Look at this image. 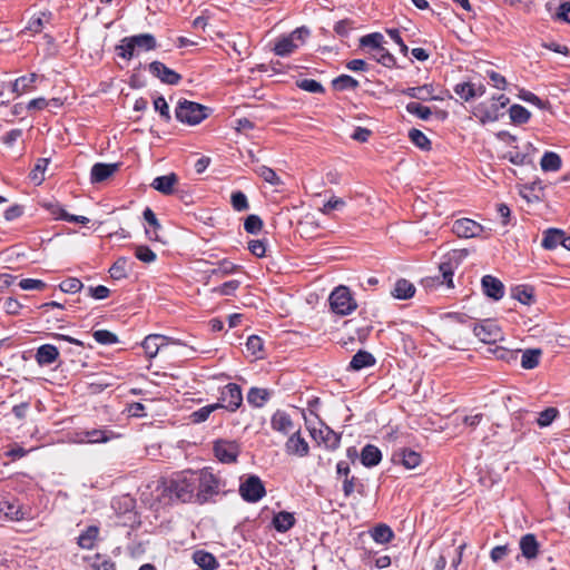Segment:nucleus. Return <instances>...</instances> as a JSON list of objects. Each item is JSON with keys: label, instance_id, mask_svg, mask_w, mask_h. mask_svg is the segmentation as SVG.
<instances>
[{"label": "nucleus", "instance_id": "nucleus-1", "mask_svg": "<svg viewBox=\"0 0 570 570\" xmlns=\"http://www.w3.org/2000/svg\"><path fill=\"white\" fill-rule=\"evenodd\" d=\"M195 474V487H196V502L204 504L209 502L215 495H217L222 488L225 487V482L214 474L209 468H205L199 471H194Z\"/></svg>", "mask_w": 570, "mask_h": 570}, {"label": "nucleus", "instance_id": "nucleus-2", "mask_svg": "<svg viewBox=\"0 0 570 570\" xmlns=\"http://www.w3.org/2000/svg\"><path fill=\"white\" fill-rule=\"evenodd\" d=\"M157 47L156 38L150 33H140L121 39L120 45L116 47L118 56L130 60L140 51L155 50Z\"/></svg>", "mask_w": 570, "mask_h": 570}, {"label": "nucleus", "instance_id": "nucleus-3", "mask_svg": "<svg viewBox=\"0 0 570 570\" xmlns=\"http://www.w3.org/2000/svg\"><path fill=\"white\" fill-rule=\"evenodd\" d=\"M170 499L179 502L196 501V487L194 471H187L170 480L167 488Z\"/></svg>", "mask_w": 570, "mask_h": 570}, {"label": "nucleus", "instance_id": "nucleus-4", "mask_svg": "<svg viewBox=\"0 0 570 570\" xmlns=\"http://www.w3.org/2000/svg\"><path fill=\"white\" fill-rule=\"evenodd\" d=\"M207 107L198 102L180 99L175 108V117L185 125L195 126L207 118Z\"/></svg>", "mask_w": 570, "mask_h": 570}, {"label": "nucleus", "instance_id": "nucleus-5", "mask_svg": "<svg viewBox=\"0 0 570 570\" xmlns=\"http://www.w3.org/2000/svg\"><path fill=\"white\" fill-rule=\"evenodd\" d=\"M328 302L332 312L342 316L353 313L357 307L348 287L342 285L331 293Z\"/></svg>", "mask_w": 570, "mask_h": 570}, {"label": "nucleus", "instance_id": "nucleus-6", "mask_svg": "<svg viewBox=\"0 0 570 570\" xmlns=\"http://www.w3.org/2000/svg\"><path fill=\"white\" fill-rule=\"evenodd\" d=\"M309 36V30L305 27L296 28L289 35L279 38L274 45V52L277 56L286 57L293 53L306 38Z\"/></svg>", "mask_w": 570, "mask_h": 570}, {"label": "nucleus", "instance_id": "nucleus-7", "mask_svg": "<svg viewBox=\"0 0 570 570\" xmlns=\"http://www.w3.org/2000/svg\"><path fill=\"white\" fill-rule=\"evenodd\" d=\"M239 494L246 502H257L265 494L266 490L262 480L257 475H249L239 485Z\"/></svg>", "mask_w": 570, "mask_h": 570}, {"label": "nucleus", "instance_id": "nucleus-8", "mask_svg": "<svg viewBox=\"0 0 570 570\" xmlns=\"http://www.w3.org/2000/svg\"><path fill=\"white\" fill-rule=\"evenodd\" d=\"M239 451V445L235 441L217 440L214 443L215 455L222 463H235Z\"/></svg>", "mask_w": 570, "mask_h": 570}, {"label": "nucleus", "instance_id": "nucleus-9", "mask_svg": "<svg viewBox=\"0 0 570 570\" xmlns=\"http://www.w3.org/2000/svg\"><path fill=\"white\" fill-rule=\"evenodd\" d=\"M452 230L459 237L471 238L481 236L483 226L470 218H461L454 222Z\"/></svg>", "mask_w": 570, "mask_h": 570}, {"label": "nucleus", "instance_id": "nucleus-10", "mask_svg": "<svg viewBox=\"0 0 570 570\" xmlns=\"http://www.w3.org/2000/svg\"><path fill=\"white\" fill-rule=\"evenodd\" d=\"M148 69L154 77L158 78L164 83L177 85L181 80V76L178 72L168 68L160 61L150 62Z\"/></svg>", "mask_w": 570, "mask_h": 570}, {"label": "nucleus", "instance_id": "nucleus-11", "mask_svg": "<svg viewBox=\"0 0 570 570\" xmlns=\"http://www.w3.org/2000/svg\"><path fill=\"white\" fill-rule=\"evenodd\" d=\"M222 401L225 403L222 404V407L229 410L230 412H235L243 402L242 390L235 383H228L222 390Z\"/></svg>", "mask_w": 570, "mask_h": 570}, {"label": "nucleus", "instance_id": "nucleus-12", "mask_svg": "<svg viewBox=\"0 0 570 570\" xmlns=\"http://www.w3.org/2000/svg\"><path fill=\"white\" fill-rule=\"evenodd\" d=\"M169 343L173 344H179L176 340H170L167 336L159 335V334H150L145 337L142 342V347L145 350L146 355L149 358H153L157 355L159 350H161L164 346H167Z\"/></svg>", "mask_w": 570, "mask_h": 570}, {"label": "nucleus", "instance_id": "nucleus-13", "mask_svg": "<svg viewBox=\"0 0 570 570\" xmlns=\"http://www.w3.org/2000/svg\"><path fill=\"white\" fill-rule=\"evenodd\" d=\"M286 453L298 458H304L309 452V445L304 438H302L299 429L294 431L285 443Z\"/></svg>", "mask_w": 570, "mask_h": 570}, {"label": "nucleus", "instance_id": "nucleus-14", "mask_svg": "<svg viewBox=\"0 0 570 570\" xmlns=\"http://www.w3.org/2000/svg\"><path fill=\"white\" fill-rule=\"evenodd\" d=\"M474 335L483 343L492 344L502 338L501 330L493 323L475 324Z\"/></svg>", "mask_w": 570, "mask_h": 570}, {"label": "nucleus", "instance_id": "nucleus-15", "mask_svg": "<svg viewBox=\"0 0 570 570\" xmlns=\"http://www.w3.org/2000/svg\"><path fill=\"white\" fill-rule=\"evenodd\" d=\"M311 436L318 443H323L327 449L335 450L340 446L341 436L335 433L328 426H324L323 429L311 430Z\"/></svg>", "mask_w": 570, "mask_h": 570}, {"label": "nucleus", "instance_id": "nucleus-16", "mask_svg": "<svg viewBox=\"0 0 570 570\" xmlns=\"http://www.w3.org/2000/svg\"><path fill=\"white\" fill-rule=\"evenodd\" d=\"M481 285H482L483 293L489 298H492L494 301H499L504 295V285H503V283L499 278H497V277H494L492 275L483 276L482 279H481Z\"/></svg>", "mask_w": 570, "mask_h": 570}, {"label": "nucleus", "instance_id": "nucleus-17", "mask_svg": "<svg viewBox=\"0 0 570 570\" xmlns=\"http://www.w3.org/2000/svg\"><path fill=\"white\" fill-rule=\"evenodd\" d=\"M119 168V164L97 163L91 167L90 180L94 184L102 183L111 177Z\"/></svg>", "mask_w": 570, "mask_h": 570}, {"label": "nucleus", "instance_id": "nucleus-18", "mask_svg": "<svg viewBox=\"0 0 570 570\" xmlns=\"http://www.w3.org/2000/svg\"><path fill=\"white\" fill-rule=\"evenodd\" d=\"M271 424L275 431L284 435L292 434L296 431L291 416L284 411H276L272 416Z\"/></svg>", "mask_w": 570, "mask_h": 570}, {"label": "nucleus", "instance_id": "nucleus-19", "mask_svg": "<svg viewBox=\"0 0 570 570\" xmlns=\"http://www.w3.org/2000/svg\"><path fill=\"white\" fill-rule=\"evenodd\" d=\"M473 115L482 122H492L499 119V107L495 102H481L474 107Z\"/></svg>", "mask_w": 570, "mask_h": 570}, {"label": "nucleus", "instance_id": "nucleus-20", "mask_svg": "<svg viewBox=\"0 0 570 570\" xmlns=\"http://www.w3.org/2000/svg\"><path fill=\"white\" fill-rule=\"evenodd\" d=\"M401 94L422 101L439 99L436 96H434V88L430 83H425L419 87L404 88L401 90Z\"/></svg>", "mask_w": 570, "mask_h": 570}, {"label": "nucleus", "instance_id": "nucleus-21", "mask_svg": "<svg viewBox=\"0 0 570 570\" xmlns=\"http://www.w3.org/2000/svg\"><path fill=\"white\" fill-rule=\"evenodd\" d=\"M178 183V177L176 174L170 173L165 176H158L156 177L151 187L156 189L157 191L164 194V195H170L174 191L175 185Z\"/></svg>", "mask_w": 570, "mask_h": 570}, {"label": "nucleus", "instance_id": "nucleus-22", "mask_svg": "<svg viewBox=\"0 0 570 570\" xmlns=\"http://www.w3.org/2000/svg\"><path fill=\"white\" fill-rule=\"evenodd\" d=\"M415 286L413 283L405 278H400L395 282L391 295L396 299H410L415 294Z\"/></svg>", "mask_w": 570, "mask_h": 570}, {"label": "nucleus", "instance_id": "nucleus-23", "mask_svg": "<svg viewBox=\"0 0 570 570\" xmlns=\"http://www.w3.org/2000/svg\"><path fill=\"white\" fill-rule=\"evenodd\" d=\"M144 219L147 222V224L149 225V227H147L145 229V233H146V236L150 239V240H155V242H163L161 240V237L159 235V229H161V226L155 215V213L149 208L147 207L145 210H144Z\"/></svg>", "mask_w": 570, "mask_h": 570}, {"label": "nucleus", "instance_id": "nucleus-24", "mask_svg": "<svg viewBox=\"0 0 570 570\" xmlns=\"http://www.w3.org/2000/svg\"><path fill=\"white\" fill-rule=\"evenodd\" d=\"M519 546L524 558L528 560L537 558L539 552V543L534 534L528 533L521 537Z\"/></svg>", "mask_w": 570, "mask_h": 570}, {"label": "nucleus", "instance_id": "nucleus-25", "mask_svg": "<svg viewBox=\"0 0 570 570\" xmlns=\"http://www.w3.org/2000/svg\"><path fill=\"white\" fill-rule=\"evenodd\" d=\"M59 356V351L55 345H41L36 353V360L40 365L52 364Z\"/></svg>", "mask_w": 570, "mask_h": 570}, {"label": "nucleus", "instance_id": "nucleus-26", "mask_svg": "<svg viewBox=\"0 0 570 570\" xmlns=\"http://www.w3.org/2000/svg\"><path fill=\"white\" fill-rule=\"evenodd\" d=\"M382 460V453L375 445L367 444L362 449L361 463L364 466L371 468L377 465Z\"/></svg>", "mask_w": 570, "mask_h": 570}, {"label": "nucleus", "instance_id": "nucleus-27", "mask_svg": "<svg viewBox=\"0 0 570 570\" xmlns=\"http://www.w3.org/2000/svg\"><path fill=\"white\" fill-rule=\"evenodd\" d=\"M1 517L6 521H20L29 517V511L21 505L4 501V511H2Z\"/></svg>", "mask_w": 570, "mask_h": 570}, {"label": "nucleus", "instance_id": "nucleus-28", "mask_svg": "<svg viewBox=\"0 0 570 570\" xmlns=\"http://www.w3.org/2000/svg\"><path fill=\"white\" fill-rule=\"evenodd\" d=\"M193 560L203 570H216L219 566L216 558L204 550L195 551L193 553Z\"/></svg>", "mask_w": 570, "mask_h": 570}, {"label": "nucleus", "instance_id": "nucleus-29", "mask_svg": "<svg viewBox=\"0 0 570 570\" xmlns=\"http://www.w3.org/2000/svg\"><path fill=\"white\" fill-rule=\"evenodd\" d=\"M511 297L524 305H531L535 301L534 289L527 285H518L511 288Z\"/></svg>", "mask_w": 570, "mask_h": 570}, {"label": "nucleus", "instance_id": "nucleus-30", "mask_svg": "<svg viewBox=\"0 0 570 570\" xmlns=\"http://www.w3.org/2000/svg\"><path fill=\"white\" fill-rule=\"evenodd\" d=\"M375 363L374 356L366 351H358L351 360L350 367L360 371L364 367L372 366Z\"/></svg>", "mask_w": 570, "mask_h": 570}, {"label": "nucleus", "instance_id": "nucleus-31", "mask_svg": "<svg viewBox=\"0 0 570 570\" xmlns=\"http://www.w3.org/2000/svg\"><path fill=\"white\" fill-rule=\"evenodd\" d=\"M37 78V73H30L28 76H22L16 79L12 83H10L11 91L16 92L17 95H21L28 91L33 87V83L36 82Z\"/></svg>", "mask_w": 570, "mask_h": 570}, {"label": "nucleus", "instance_id": "nucleus-32", "mask_svg": "<svg viewBox=\"0 0 570 570\" xmlns=\"http://www.w3.org/2000/svg\"><path fill=\"white\" fill-rule=\"evenodd\" d=\"M343 493L345 498H350L354 492L363 493V482L354 475H345L342 480Z\"/></svg>", "mask_w": 570, "mask_h": 570}, {"label": "nucleus", "instance_id": "nucleus-33", "mask_svg": "<svg viewBox=\"0 0 570 570\" xmlns=\"http://www.w3.org/2000/svg\"><path fill=\"white\" fill-rule=\"evenodd\" d=\"M295 523V518L292 513L282 511L273 518V525L278 532L288 531Z\"/></svg>", "mask_w": 570, "mask_h": 570}, {"label": "nucleus", "instance_id": "nucleus-34", "mask_svg": "<svg viewBox=\"0 0 570 570\" xmlns=\"http://www.w3.org/2000/svg\"><path fill=\"white\" fill-rule=\"evenodd\" d=\"M563 232L550 228L544 232L541 245L546 249H554L559 244L562 245Z\"/></svg>", "mask_w": 570, "mask_h": 570}, {"label": "nucleus", "instance_id": "nucleus-35", "mask_svg": "<svg viewBox=\"0 0 570 570\" xmlns=\"http://www.w3.org/2000/svg\"><path fill=\"white\" fill-rule=\"evenodd\" d=\"M384 41V37L380 32H373L368 33L366 36H363L360 39V47L362 48H368V53L371 55L375 50L382 47V43Z\"/></svg>", "mask_w": 570, "mask_h": 570}, {"label": "nucleus", "instance_id": "nucleus-36", "mask_svg": "<svg viewBox=\"0 0 570 570\" xmlns=\"http://www.w3.org/2000/svg\"><path fill=\"white\" fill-rule=\"evenodd\" d=\"M269 399V392L265 389L252 387L247 393V402L255 407H262Z\"/></svg>", "mask_w": 570, "mask_h": 570}, {"label": "nucleus", "instance_id": "nucleus-37", "mask_svg": "<svg viewBox=\"0 0 570 570\" xmlns=\"http://www.w3.org/2000/svg\"><path fill=\"white\" fill-rule=\"evenodd\" d=\"M561 158L553 151H547L541 158L540 166L544 171H557L561 167Z\"/></svg>", "mask_w": 570, "mask_h": 570}, {"label": "nucleus", "instance_id": "nucleus-38", "mask_svg": "<svg viewBox=\"0 0 570 570\" xmlns=\"http://www.w3.org/2000/svg\"><path fill=\"white\" fill-rule=\"evenodd\" d=\"M395 456H399L401 463L406 469H410V470L416 468L421 463L420 453L412 451V450L403 449L399 453H396Z\"/></svg>", "mask_w": 570, "mask_h": 570}, {"label": "nucleus", "instance_id": "nucleus-39", "mask_svg": "<svg viewBox=\"0 0 570 570\" xmlns=\"http://www.w3.org/2000/svg\"><path fill=\"white\" fill-rule=\"evenodd\" d=\"M371 537L375 542L384 544L393 539L394 533L389 525L382 523L373 528Z\"/></svg>", "mask_w": 570, "mask_h": 570}, {"label": "nucleus", "instance_id": "nucleus-40", "mask_svg": "<svg viewBox=\"0 0 570 570\" xmlns=\"http://www.w3.org/2000/svg\"><path fill=\"white\" fill-rule=\"evenodd\" d=\"M358 81L348 75H341L332 80L335 90H354L358 87Z\"/></svg>", "mask_w": 570, "mask_h": 570}, {"label": "nucleus", "instance_id": "nucleus-41", "mask_svg": "<svg viewBox=\"0 0 570 570\" xmlns=\"http://www.w3.org/2000/svg\"><path fill=\"white\" fill-rule=\"evenodd\" d=\"M372 59L384 67L393 68L396 65L394 56L383 46L370 55Z\"/></svg>", "mask_w": 570, "mask_h": 570}, {"label": "nucleus", "instance_id": "nucleus-42", "mask_svg": "<svg viewBox=\"0 0 570 570\" xmlns=\"http://www.w3.org/2000/svg\"><path fill=\"white\" fill-rule=\"evenodd\" d=\"M510 118L514 124H525L529 121L531 114L521 105H512L509 109Z\"/></svg>", "mask_w": 570, "mask_h": 570}, {"label": "nucleus", "instance_id": "nucleus-43", "mask_svg": "<svg viewBox=\"0 0 570 570\" xmlns=\"http://www.w3.org/2000/svg\"><path fill=\"white\" fill-rule=\"evenodd\" d=\"M256 173L264 181L271 184L272 186H279L283 184L282 179L278 177L275 170L265 165L258 166L256 168Z\"/></svg>", "mask_w": 570, "mask_h": 570}, {"label": "nucleus", "instance_id": "nucleus-44", "mask_svg": "<svg viewBox=\"0 0 570 570\" xmlns=\"http://www.w3.org/2000/svg\"><path fill=\"white\" fill-rule=\"evenodd\" d=\"M541 356V350L533 348V350H525L521 357V365L523 368H534L539 364V358Z\"/></svg>", "mask_w": 570, "mask_h": 570}, {"label": "nucleus", "instance_id": "nucleus-45", "mask_svg": "<svg viewBox=\"0 0 570 570\" xmlns=\"http://www.w3.org/2000/svg\"><path fill=\"white\" fill-rule=\"evenodd\" d=\"M97 527H88L85 532L78 537V544L83 549H91L98 535Z\"/></svg>", "mask_w": 570, "mask_h": 570}, {"label": "nucleus", "instance_id": "nucleus-46", "mask_svg": "<svg viewBox=\"0 0 570 570\" xmlns=\"http://www.w3.org/2000/svg\"><path fill=\"white\" fill-rule=\"evenodd\" d=\"M222 407V404L220 403H216V404H209V405H206V406H203L200 407L199 410L197 411H194L191 414H190V421L193 423H202V422H205L209 415L217 409Z\"/></svg>", "mask_w": 570, "mask_h": 570}, {"label": "nucleus", "instance_id": "nucleus-47", "mask_svg": "<svg viewBox=\"0 0 570 570\" xmlns=\"http://www.w3.org/2000/svg\"><path fill=\"white\" fill-rule=\"evenodd\" d=\"M409 138L420 149H422V150H430L431 149V141H430V139L421 130H419L416 128H412L409 131Z\"/></svg>", "mask_w": 570, "mask_h": 570}, {"label": "nucleus", "instance_id": "nucleus-48", "mask_svg": "<svg viewBox=\"0 0 570 570\" xmlns=\"http://www.w3.org/2000/svg\"><path fill=\"white\" fill-rule=\"evenodd\" d=\"M127 265L128 259L126 257H119L109 268L110 277L114 279L127 277Z\"/></svg>", "mask_w": 570, "mask_h": 570}, {"label": "nucleus", "instance_id": "nucleus-49", "mask_svg": "<svg viewBox=\"0 0 570 570\" xmlns=\"http://www.w3.org/2000/svg\"><path fill=\"white\" fill-rule=\"evenodd\" d=\"M405 109L410 115L416 116L422 120H428L432 116V110L419 102H409Z\"/></svg>", "mask_w": 570, "mask_h": 570}, {"label": "nucleus", "instance_id": "nucleus-50", "mask_svg": "<svg viewBox=\"0 0 570 570\" xmlns=\"http://www.w3.org/2000/svg\"><path fill=\"white\" fill-rule=\"evenodd\" d=\"M453 90L464 101L475 98V92H473V82L466 81L456 83Z\"/></svg>", "mask_w": 570, "mask_h": 570}, {"label": "nucleus", "instance_id": "nucleus-51", "mask_svg": "<svg viewBox=\"0 0 570 570\" xmlns=\"http://www.w3.org/2000/svg\"><path fill=\"white\" fill-rule=\"evenodd\" d=\"M110 433L111 432L107 430L92 429L90 431H86L85 436L89 443H101L110 440Z\"/></svg>", "mask_w": 570, "mask_h": 570}, {"label": "nucleus", "instance_id": "nucleus-52", "mask_svg": "<svg viewBox=\"0 0 570 570\" xmlns=\"http://www.w3.org/2000/svg\"><path fill=\"white\" fill-rule=\"evenodd\" d=\"M559 411L556 407H548L539 413L535 422L540 428L549 426L558 416Z\"/></svg>", "mask_w": 570, "mask_h": 570}, {"label": "nucleus", "instance_id": "nucleus-53", "mask_svg": "<svg viewBox=\"0 0 570 570\" xmlns=\"http://www.w3.org/2000/svg\"><path fill=\"white\" fill-rule=\"evenodd\" d=\"M49 160L47 158L38 159L35 168L30 173V179L36 184L40 185L43 181V173L48 166Z\"/></svg>", "mask_w": 570, "mask_h": 570}, {"label": "nucleus", "instance_id": "nucleus-54", "mask_svg": "<svg viewBox=\"0 0 570 570\" xmlns=\"http://www.w3.org/2000/svg\"><path fill=\"white\" fill-rule=\"evenodd\" d=\"M519 98L525 102H529V104L538 107L539 109H547L549 106L548 101H543L533 92L524 90V89L520 90Z\"/></svg>", "mask_w": 570, "mask_h": 570}, {"label": "nucleus", "instance_id": "nucleus-55", "mask_svg": "<svg viewBox=\"0 0 570 570\" xmlns=\"http://www.w3.org/2000/svg\"><path fill=\"white\" fill-rule=\"evenodd\" d=\"M297 87L302 90H305V91L312 92V94H323L325 91L322 83L314 79L298 80Z\"/></svg>", "mask_w": 570, "mask_h": 570}, {"label": "nucleus", "instance_id": "nucleus-56", "mask_svg": "<svg viewBox=\"0 0 570 570\" xmlns=\"http://www.w3.org/2000/svg\"><path fill=\"white\" fill-rule=\"evenodd\" d=\"M232 206L236 212H244L249 208L246 195L243 191H234L230 197Z\"/></svg>", "mask_w": 570, "mask_h": 570}, {"label": "nucleus", "instance_id": "nucleus-57", "mask_svg": "<svg viewBox=\"0 0 570 570\" xmlns=\"http://www.w3.org/2000/svg\"><path fill=\"white\" fill-rule=\"evenodd\" d=\"M246 348L252 355L261 358V353L263 352V340L256 335L249 336L246 342Z\"/></svg>", "mask_w": 570, "mask_h": 570}, {"label": "nucleus", "instance_id": "nucleus-58", "mask_svg": "<svg viewBox=\"0 0 570 570\" xmlns=\"http://www.w3.org/2000/svg\"><path fill=\"white\" fill-rule=\"evenodd\" d=\"M244 228L249 234H258L263 228V220L257 215H249L244 222Z\"/></svg>", "mask_w": 570, "mask_h": 570}, {"label": "nucleus", "instance_id": "nucleus-59", "mask_svg": "<svg viewBox=\"0 0 570 570\" xmlns=\"http://www.w3.org/2000/svg\"><path fill=\"white\" fill-rule=\"evenodd\" d=\"M94 338L102 345H111L118 342L116 334L107 330H98L94 332Z\"/></svg>", "mask_w": 570, "mask_h": 570}, {"label": "nucleus", "instance_id": "nucleus-60", "mask_svg": "<svg viewBox=\"0 0 570 570\" xmlns=\"http://www.w3.org/2000/svg\"><path fill=\"white\" fill-rule=\"evenodd\" d=\"M82 287H83V284L81 283V281L76 277H69V278L65 279L63 282H61L59 285V288L63 293H71V294H75V293L81 291Z\"/></svg>", "mask_w": 570, "mask_h": 570}, {"label": "nucleus", "instance_id": "nucleus-61", "mask_svg": "<svg viewBox=\"0 0 570 570\" xmlns=\"http://www.w3.org/2000/svg\"><path fill=\"white\" fill-rule=\"evenodd\" d=\"M154 108L156 111L159 112L160 117L165 121H167V122L170 121L171 116L169 112V106L163 96H159L156 99H154Z\"/></svg>", "mask_w": 570, "mask_h": 570}, {"label": "nucleus", "instance_id": "nucleus-62", "mask_svg": "<svg viewBox=\"0 0 570 570\" xmlns=\"http://www.w3.org/2000/svg\"><path fill=\"white\" fill-rule=\"evenodd\" d=\"M239 285H240L239 281L233 279V281L225 282L224 284L213 288L212 292L220 294V295L229 296L235 293V291L239 287Z\"/></svg>", "mask_w": 570, "mask_h": 570}, {"label": "nucleus", "instance_id": "nucleus-63", "mask_svg": "<svg viewBox=\"0 0 570 570\" xmlns=\"http://www.w3.org/2000/svg\"><path fill=\"white\" fill-rule=\"evenodd\" d=\"M136 257L144 263H151L156 259V254L145 245H139L135 250Z\"/></svg>", "mask_w": 570, "mask_h": 570}, {"label": "nucleus", "instance_id": "nucleus-64", "mask_svg": "<svg viewBox=\"0 0 570 570\" xmlns=\"http://www.w3.org/2000/svg\"><path fill=\"white\" fill-rule=\"evenodd\" d=\"M92 567L96 570H116V564L111 559L97 554L92 561Z\"/></svg>", "mask_w": 570, "mask_h": 570}]
</instances>
